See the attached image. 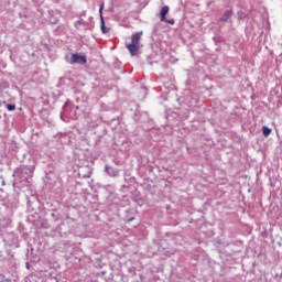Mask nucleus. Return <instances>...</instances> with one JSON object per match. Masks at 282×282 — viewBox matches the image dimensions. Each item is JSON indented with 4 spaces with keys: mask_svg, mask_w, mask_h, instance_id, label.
Here are the masks:
<instances>
[{
    "mask_svg": "<svg viewBox=\"0 0 282 282\" xmlns=\"http://www.w3.org/2000/svg\"><path fill=\"white\" fill-rule=\"evenodd\" d=\"M142 39V32H137L131 35V43L127 44L126 47L131 56H138L140 52V40Z\"/></svg>",
    "mask_w": 282,
    "mask_h": 282,
    "instance_id": "1",
    "label": "nucleus"
},
{
    "mask_svg": "<svg viewBox=\"0 0 282 282\" xmlns=\"http://www.w3.org/2000/svg\"><path fill=\"white\" fill-rule=\"evenodd\" d=\"M75 63H78L79 65H85L87 63V56L80 55L78 53L73 54L70 56V65H74Z\"/></svg>",
    "mask_w": 282,
    "mask_h": 282,
    "instance_id": "2",
    "label": "nucleus"
},
{
    "mask_svg": "<svg viewBox=\"0 0 282 282\" xmlns=\"http://www.w3.org/2000/svg\"><path fill=\"white\" fill-rule=\"evenodd\" d=\"M169 6H164L162 7L161 11H160V19L161 21H166V15L169 14Z\"/></svg>",
    "mask_w": 282,
    "mask_h": 282,
    "instance_id": "3",
    "label": "nucleus"
},
{
    "mask_svg": "<svg viewBox=\"0 0 282 282\" xmlns=\"http://www.w3.org/2000/svg\"><path fill=\"white\" fill-rule=\"evenodd\" d=\"M230 17H232V11H226L223 17L220 18V21L223 23H226L228 21V19H230Z\"/></svg>",
    "mask_w": 282,
    "mask_h": 282,
    "instance_id": "4",
    "label": "nucleus"
},
{
    "mask_svg": "<svg viewBox=\"0 0 282 282\" xmlns=\"http://www.w3.org/2000/svg\"><path fill=\"white\" fill-rule=\"evenodd\" d=\"M262 133H263L264 138H268V135H270V133H272V129L263 126L262 127Z\"/></svg>",
    "mask_w": 282,
    "mask_h": 282,
    "instance_id": "5",
    "label": "nucleus"
},
{
    "mask_svg": "<svg viewBox=\"0 0 282 282\" xmlns=\"http://www.w3.org/2000/svg\"><path fill=\"white\" fill-rule=\"evenodd\" d=\"M102 8H105V4H101V6H100L99 14H100V17H101V23H102L101 30H102V32H106V31H105V20L102 19Z\"/></svg>",
    "mask_w": 282,
    "mask_h": 282,
    "instance_id": "6",
    "label": "nucleus"
},
{
    "mask_svg": "<svg viewBox=\"0 0 282 282\" xmlns=\"http://www.w3.org/2000/svg\"><path fill=\"white\" fill-rule=\"evenodd\" d=\"M7 109H8V111H14V109H17V106L9 104V105H7Z\"/></svg>",
    "mask_w": 282,
    "mask_h": 282,
    "instance_id": "7",
    "label": "nucleus"
},
{
    "mask_svg": "<svg viewBox=\"0 0 282 282\" xmlns=\"http://www.w3.org/2000/svg\"><path fill=\"white\" fill-rule=\"evenodd\" d=\"M165 23H169L170 25H175V20L174 19H170V20H164Z\"/></svg>",
    "mask_w": 282,
    "mask_h": 282,
    "instance_id": "8",
    "label": "nucleus"
},
{
    "mask_svg": "<svg viewBox=\"0 0 282 282\" xmlns=\"http://www.w3.org/2000/svg\"><path fill=\"white\" fill-rule=\"evenodd\" d=\"M52 23H57V20H51Z\"/></svg>",
    "mask_w": 282,
    "mask_h": 282,
    "instance_id": "9",
    "label": "nucleus"
},
{
    "mask_svg": "<svg viewBox=\"0 0 282 282\" xmlns=\"http://www.w3.org/2000/svg\"><path fill=\"white\" fill-rule=\"evenodd\" d=\"M133 219H134V218L132 217V218L128 219V221H133Z\"/></svg>",
    "mask_w": 282,
    "mask_h": 282,
    "instance_id": "10",
    "label": "nucleus"
}]
</instances>
